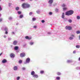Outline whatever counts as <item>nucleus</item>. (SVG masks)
I'll list each match as a JSON object with an SVG mask.
<instances>
[{
    "label": "nucleus",
    "mask_w": 80,
    "mask_h": 80,
    "mask_svg": "<svg viewBox=\"0 0 80 80\" xmlns=\"http://www.w3.org/2000/svg\"><path fill=\"white\" fill-rule=\"evenodd\" d=\"M71 36L69 38V39L70 40H73V37H75V35L73 34H72L71 35Z\"/></svg>",
    "instance_id": "nucleus-5"
},
{
    "label": "nucleus",
    "mask_w": 80,
    "mask_h": 80,
    "mask_svg": "<svg viewBox=\"0 0 80 80\" xmlns=\"http://www.w3.org/2000/svg\"><path fill=\"white\" fill-rule=\"evenodd\" d=\"M20 9V8H19V7H17L15 8V10H16V11H18Z\"/></svg>",
    "instance_id": "nucleus-21"
},
{
    "label": "nucleus",
    "mask_w": 80,
    "mask_h": 80,
    "mask_svg": "<svg viewBox=\"0 0 80 80\" xmlns=\"http://www.w3.org/2000/svg\"><path fill=\"white\" fill-rule=\"evenodd\" d=\"M57 74L58 75H61V73L59 72H58L57 73Z\"/></svg>",
    "instance_id": "nucleus-33"
},
{
    "label": "nucleus",
    "mask_w": 80,
    "mask_h": 80,
    "mask_svg": "<svg viewBox=\"0 0 80 80\" xmlns=\"http://www.w3.org/2000/svg\"><path fill=\"white\" fill-rule=\"evenodd\" d=\"M29 44L30 45H33V44H34V42L31 41L29 42Z\"/></svg>",
    "instance_id": "nucleus-13"
},
{
    "label": "nucleus",
    "mask_w": 80,
    "mask_h": 80,
    "mask_svg": "<svg viewBox=\"0 0 80 80\" xmlns=\"http://www.w3.org/2000/svg\"><path fill=\"white\" fill-rule=\"evenodd\" d=\"M1 14H0V17L1 16Z\"/></svg>",
    "instance_id": "nucleus-63"
},
{
    "label": "nucleus",
    "mask_w": 80,
    "mask_h": 80,
    "mask_svg": "<svg viewBox=\"0 0 80 80\" xmlns=\"http://www.w3.org/2000/svg\"><path fill=\"white\" fill-rule=\"evenodd\" d=\"M55 11L56 12H58V9L57 8H56Z\"/></svg>",
    "instance_id": "nucleus-34"
},
{
    "label": "nucleus",
    "mask_w": 80,
    "mask_h": 80,
    "mask_svg": "<svg viewBox=\"0 0 80 80\" xmlns=\"http://www.w3.org/2000/svg\"><path fill=\"white\" fill-rule=\"evenodd\" d=\"M26 62L27 63H30V59L29 58H28L26 59Z\"/></svg>",
    "instance_id": "nucleus-7"
},
{
    "label": "nucleus",
    "mask_w": 80,
    "mask_h": 80,
    "mask_svg": "<svg viewBox=\"0 0 80 80\" xmlns=\"http://www.w3.org/2000/svg\"><path fill=\"white\" fill-rule=\"evenodd\" d=\"M56 5H57V4L56 3H55L53 4V6L55 7V6H56Z\"/></svg>",
    "instance_id": "nucleus-52"
},
{
    "label": "nucleus",
    "mask_w": 80,
    "mask_h": 80,
    "mask_svg": "<svg viewBox=\"0 0 80 80\" xmlns=\"http://www.w3.org/2000/svg\"><path fill=\"white\" fill-rule=\"evenodd\" d=\"M20 78V77H18L16 78L17 80H19Z\"/></svg>",
    "instance_id": "nucleus-35"
},
{
    "label": "nucleus",
    "mask_w": 80,
    "mask_h": 80,
    "mask_svg": "<svg viewBox=\"0 0 80 80\" xmlns=\"http://www.w3.org/2000/svg\"><path fill=\"white\" fill-rule=\"evenodd\" d=\"M21 0V1H22V2H23V1H25V0Z\"/></svg>",
    "instance_id": "nucleus-58"
},
{
    "label": "nucleus",
    "mask_w": 80,
    "mask_h": 80,
    "mask_svg": "<svg viewBox=\"0 0 80 80\" xmlns=\"http://www.w3.org/2000/svg\"><path fill=\"white\" fill-rule=\"evenodd\" d=\"M11 40H12V38H8V40H9V41H10Z\"/></svg>",
    "instance_id": "nucleus-41"
},
{
    "label": "nucleus",
    "mask_w": 80,
    "mask_h": 80,
    "mask_svg": "<svg viewBox=\"0 0 80 80\" xmlns=\"http://www.w3.org/2000/svg\"><path fill=\"white\" fill-rule=\"evenodd\" d=\"M63 20H64V22H67V21L68 20L67 18H63Z\"/></svg>",
    "instance_id": "nucleus-25"
},
{
    "label": "nucleus",
    "mask_w": 80,
    "mask_h": 80,
    "mask_svg": "<svg viewBox=\"0 0 80 80\" xmlns=\"http://www.w3.org/2000/svg\"><path fill=\"white\" fill-rule=\"evenodd\" d=\"M35 72L34 71H32L31 72V75H32V76H33L34 75H35Z\"/></svg>",
    "instance_id": "nucleus-19"
},
{
    "label": "nucleus",
    "mask_w": 80,
    "mask_h": 80,
    "mask_svg": "<svg viewBox=\"0 0 80 80\" xmlns=\"http://www.w3.org/2000/svg\"><path fill=\"white\" fill-rule=\"evenodd\" d=\"M32 14H33V12H29V15L30 16L32 15Z\"/></svg>",
    "instance_id": "nucleus-36"
},
{
    "label": "nucleus",
    "mask_w": 80,
    "mask_h": 80,
    "mask_svg": "<svg viewBox=\"0 0 80 80\" xmlns=\"http://www.w3.org/2000/svg\"><path fill=\"white\" fill-rule=\"evenodd\" d=\"M73 53H74V54L76 53V51H75V50L74 51H73Z\"/></svg>",
    "instance_id": "nucleus-48"
},
{
    "label": "nucleus",
    "mask_w": 80,
    "mask_h": 80,
    "mask_svg": "<svg viewBox=\"0 0 80 80\" xmlns=\"http://www.w3.org/2000/svg\"><path fill=\"white\" fill-rule=\"evenodd\" d=\"M12 19H13V18L12 17H10L8 18V20H12Z\"/></svg>",
    "instance_id": "nucleus-22"
},
{
    "label": "nucleus",
    "mask_w": 80,
    "mask_h": 80,
    "mask_svg": "<svg viewBox=\"0 0 80 80\" xmlns=\"http://www.w3.org/2000/svg\"><path fill=\"white\" fill-rule=\"evenodd\" d=\"M4 30L5 31V34H8V27L5 26L4 27Z\"/></svg>",
    "instance_id": "nucleus-3"
},
{
    "label": "nucleus",
    "mask_w": 80,
    "mask_h": 80,
    "mask_svg": "<svg viewBox=\"0 0 80 80\" xmlns=\"http://www.w3.org/2000/svg\"><path fill=\"white\" fill-rule=\"evenodd\" d=\"M76 33L77 34H79V33H80V32L79 31H77Z\"/></svg>",
    "instance_id": "nucleus-38"
},
{
    "label": "nucleus",
    "mask_w": 80,
    "mask_h": 80,
    "mask_svg": "<svg viewBox=\"0 0 80 80\" xmlns=\"http://www.w3.org/2000/svg\"><path fill=\"white\" fill-rule=\"evenodd\" d=\"M21 70H23V71H25L26 70V68L24 67H22L21 68Z\"/></svg>",
    "instance_id": "nucleus-17"
},
{
    "label": "nucleus",
    "mask_w": 80,
    "mask_h": 80,
    "mask_svg": "<svg viewBox=\"0 0 80 80\" xmlns=\"http://www.w3.org/2000/svg\"><path fill=\"white\" fill-rule=\"evenodd\" d=\"M36 20V18H32V21H35Z\"/></svg>",
    "instance_id": "nucleus-27"
},
{
    "label": "nucleus",
    "mask_w": 80,
    "mask_h": 80,
    "mask_svg": "<svg viewBox=\"0 0 80 80\" xmlns=\"http://www.w3.org/2000/svg\"><path fill=\"white\" fill-rule=\"evenodd\" d=\"M17 43H18L17 41H14L13 42V44L14 45H16L17 44Z\"/></svg>",
    "instance_id": "nucleus-8"
},
{
    "label": "nucleus",
    "mask_w": 80,
    "mask_h": 80,
    "mask_svg": "<svg viewBox=\"0 0 80 80\" xmlns=\"http://www.w3.org/2000/svg\"><path fill=\"white\" fill-rule=\"evenodd\" d=\"M66 30H72V27L70 26H66L65 27Z\"/></svg>",
    "instance_id": "nucleus-4"
},
{
    "label": "nucleus",
    "mask_w": 80,
    "mask_h": 80,
    "mask_svg": "<svg viewBox=\"0 0 80 80\" xmlns=\"http://www.w3.org/2000/svg\"><path fill=\"white\" fill-rule=\"evenodd\" d=\"M73 14V11L70 10L66 12L65 15L67 16H70V15H72Z\"/></svg>",
    "instance_id": "nucleus-1"
},
{
    "label": "nucleus",
    "mask_w": 80,
    "mask_h": 80,
    "mask_svg": "<svg viewBox=\"0 0 80 80\" xmlns=\"http://www.w3.org/2000/svg\"><path fill=\"white\" fill-rule=\"evenodd\" d=\"M37 27V26L36 25H35L33 27V28H36Z\"/></svg>",
    "instance_id": "nucleus-44"
},
{
    "label": "nucleus",
    "mask_w": 80,
    "mask_h": 80,
    "mask_svg": "<svg viewBox=\"0 0 80 80\" xmlns=\"http://www.w3.org/2000/svg\"><path fill=\"white\" fill-rule=\"evenodd\" d=\"M7 61L5 59H3L2 61V63H7Z\"/></svg>",
    "instance_id": "nucleus-12"
},
{
    "label": "nucleus",
    "mask_w": 80,
    "mask_h": 80,
    "mask_svg": "<svg viewBox=\"0 0 80 80\" xmlns=\"http://www.w3.org/2000/svg\"><path fill=\"white\" fill-rule=\"evenodd\" d=\"M76 47L77 48H80V46L79 45H77L76 46Z\"/></svg>",
    "instance_id": "nucleus-30"
},
{
    "label": "nucleus",
    "mask_w": 80,
    "mask_h": 80,
    "mask_svg": "<svg viewBox=\"0 0 80 80\" xmlns=\"http://www.w3.org/2000/svg\"><path fill=\"white\" fill-rule=\"evenodd\" d=\"M11 47H12V45H11Z\"/></svg>",
    "instance_id": "nucleus-64"
},
{
    "label": "nucleus",
    "mask_w": 80,
    "mask_h": 80,
    "mask_svg": "<svg viewBox=\"0 0 80 80\" xmlns=\"http://www.w3.org/2000/svg\"><path fill=\"white\" fill-rule=\"evenodd\" d=\"M40 73H41V74H42L43 73H44V71H41L40 72Z\"/></svg>",
    "instance_id": "nucleus-31"
},
{
    "label": "nucleus",
    "mask_w": 80,
    "mask_h": 80,
    "mask_svg": "<svg viewBox=\"0 0 80 80\" xmlns=\"http://www.w3.org/2000/svg\"><path fill=\"white\" fill-rule=\"evenodd\" d=\"M68 22H69V23H72V20L71 19H69L68 20Z\"/></svg>",
    "instance_id": "nucleus-24"
},
{
    "label": "nucleus",
    "mask_w": 80,
    "mask_h": 80,
    "mask_svg": "<svg viewBox=\"0 0 80 80\" xmlns=\"http://www.w3.org/2000/svg\"><path fill=\"white\" fill-rule=\"evenodd\" d=\"M56 79L57 80H60V78L59 77H56Z\"/></svg>",
    "instance_id": "nucleus-29"
},
{
    "label": "nucleus",
    "mask_w": 80,
    "mask_h": 80,
    "mask_svg": "<svg viewBox=\"0 0 80 80\" xmlns=\"http://www.w3.org/2000/svg\"><path fill=\"white\" fill-rule=\"evenodd\" d=\"M66 5L65 4H63L62 5V7H65Z\"/></svg>",
    "instance_id": "nucleus-40"
},
{
    "label": "nucleus",
    "mask_w": 80,
    "mask_h": 80,
    "mask_svg": "<svg viewBox=\"0 0 80 80\" xmlns=\"http://www.w3.org/2000/svg\"><path fill=\"white\" fill-rule=\"evenodd\" d=\"M49 6H52V4H49Z\"/></svg>",
    "instance_id": "nucleus-59"
},
{
    "label": "nucleus",
    "mask_w": 80,
    "mask_h": 80,
    "mask_svg": "<svg viewBox=\"0 0 80 80\" xmlns=\"http://www.w3.org/2000/svg\"><path fill=\"white\" fill-rule=\"evenodd\" d=\"M53 2V0H49L48 2V3L49 4H52Z\"/></svg>",
    "instance_id": "nucleus-11"
},
{
    "label": "nucleus",
    "mask_w": 80,
    "mask_h": 80,
    "mask_svg": "<svg viewBox=\"0 0 80 80\" xmlns=\"http://www.w3.org/2000/svg\"><path fill=\"white\" fill-rule=\"evenodd\" d=\"M14 50H18V46H15L14 47Z\"/></svg>",
    "instance_id": "nucleus-20"
},
{
    "label": "nucleus",
    "mask_w": 80,
    "mask_h": 80,
    "mask_svg": "<svg viewBox=\"0 0 80 80\" xmlns=\"http://www.w3.org/2000/svg\"><path fill=\"white\" fill-rule=\"evenodd\" d=\"M2 20H3V19L2 18H0V22H2Z\"/></svg>",
    "instance_id": "nucleus-45"
},
{
    "label": "nucleus",
    "mask_w": 80,
    "mask_h": 80,
    "mask_svg": "<svg viewBox=\"0 0 80 80\" xmlns=\"http://www.w3.org/2000/svg\"><path fill=\"white\" fill-rule=\"evenodd\" d=\"M41 22L42 23H44L45 22V20H42L41 21Z\"/></svg>",
    "instance_id": "nucleus-46"
},
{
    "label": "nucleus",
    "mask_w": 80,
    "mask_h": 80,
    "mask_svg": "<svg viewBox=\"0 0 80 80\" xmlns=\"http://www.w3.org/2000/svg\"><path fill=\"white\" fill-rule=\"evenodd\" d=\"M12 34H13L14 35H15V32H12Z\"/></svg>",
    "instance_id": "nucleus-54"
},
{
    "label": "nucleus",
    "mask_w": 80,
    "mask_h": 80,
    "mask_svg": "<svg viewBox=\"0 0 80 80\" xmlns=\"http://www.w3.org/2000/svg\"><path fill=\"white\" fill-rule=\"evenodd\" d=\"M18 23H17L16 24L17 25H18Z\"/></svg>",
    "instance_id": "nucleus-61"
},
{
    "label": "nucleus",
    "mask_w": 80,
    "mask_h": 80,
    "mask_svg": "<svg viewBox=\"0 0 80 80\" xmlns=\"http://www.w3.org/2000/svg\"><path fill=\"white\" fill-rule=\"evenodd\" d=\"M80 67H77L76 68L77 70H80Z\"/></svg>",
    "instance_id": "nucleus-43"
},
{
    "label": "nucleus",
    "mask_w": 80,
    "mask_h": 80,
    "mask_svg": "<svg viewBox=\"0 0 80 80\" xmlns=\"http://www.w3.org/2000/svg\"><path fill=\"white\" fill-rule=\"evenodd\" d=\"M20 56L21 57H25V53L22 52L20 54Z\"/></svg>",
    "instance_id": "nucleus-6"
},
{
    "label": "nucleus",
    "mask_w": 80,
    "mask_h": 80,
    "mask_svg": "<svg viewBox=\"0 0 80 80\" xmlns=\"http://www.w3.org/2000/svg\"><path fill=\"white\" fill-rule=\"evenodd\" d=\"M2 52L0 54V56H1V55H2Z\"/></svg>",
    "instance_id": "nucleus-57"
},
{
    "label": "nucleus",
    "mask_w": 80,
    "mask_h": 80,
    "mask_svg": "<svg viewBox=\"0 0 80 80\" xmlns=\"http://www.w3.org/2000/svg\"><path fill=\"white\" fill-rule=\"evenodd\" d=\"M63 10H67V8H63Z\"/></svg>",
    "instance_id": "nucleus-47"
},
{
    "label": "nucleus",
    "mask_w": 80,
    "mask_h": 80,
    "mask_svg": "<svg viewBox=\"0 0 80 80\" xmlns=\"http://www.w3.org/2000/svg\"><path fill=\"white\" fill-rule=\"evenodd\" d=\"M2 8L0 6V11H2Z\"/></svg>",
    "instance_id": "nucleus-51"
},
{
    "label": "nucleus",
    "mask_w": 80,
    "mask_h": 80,
    "mask_svg": "<svg viewBox=\"0 0 80 80\" xmlns=\"http://www.w3.org/2000/svg\"><path fill=\"white\" fill-rule=\"evenodd\" d=\"M73 61L72 60H67V63H71Z\"/></svg>",
    "instance_id": "nucleus-16"
},
{
    "label": "nucleus",
    "mask_w": 80,
    "mask_h": 80,
    "mask_svg": "<svg viewBox=\"0 0 80 80\" xmlns=\"http://www.w3.org/2000/svg\"><path fill=\"white\" fill-rule=\"evenodd\" d=\"M32 0H30V1H31V2H32Z\"/></svg>",
    "instance_id": "nucleus-62"
},
{
    "label": "nucleus",
    "mask_w": 80,
    "mask_h": 80,
    "mask_svg": "<svg viewBox=\"0 0 80 80\" xmlns=\"http://www.w3.org/2000/svg\"><path fill=\"white\" fill-rule=\"evenodd\" d=\"M36 13H38V14H40V10L38 9L36 11Z\"/></svg>",
    "instance_id": "nucleus-15"
},
{
    "label": "nucleus",
    "mask_w": 80,
    "mask_h": 80,
    "mask_svg": "<svg viewBox=\"0 0 80 80\" xmlns=\"http://www.w3.org/2000/svg\"><path fill=\"white\" fill-rule=\"evenodd\" d=\"M78 60H79V61H80V57L78 58Z\"/></svg>",
    "instance_id": "nucleus-56"
},
{
    "label": "nucleus",
    "mask_w": 80,
    "mask_h": 80,
    "mask_svg": "<svg viewBox=\"0 0 80 80\" xmlns=\"http://www.w3.org/2000/svg\"><path fill=\"white\" fill-rule=\"evenodd\" d=\"M4 38H7V36L6 35H4L3 36Z\"/></svg>",
    "instance_id": "nucleus-53"
},
{
    "label": "nucleus",
    "mask_w": 80,
    "mask_h": 80,
    "mask_svg": "<svg viewBox=\"0 0 80 80\" xmlns=\"http://www.w3.org/2000/svg\"><path fill=\"white\" fill-rule=\"evenodd\" d=\"M28 36H26L25 37V38L26 39H28Z\"/></svg>",
    "instance_id": "nucleus-42"
},
{
    "label": "nucleus",
    "mask_w": 80,
    "mask_h": 80,
    "mask_svg": "<svg viewBox=\"0 0 80 80\" xmlns=\"http://www.w3.org/2000/svg\"><path fill=\"white\" fill-rule=\"evenodd\" d=\"M17 13L18 15H20V14H22V12L21 11H18Z\"/></svg>",
    "instance_id": "nucleus-26"
},
{
    "label": "nucleus",
    "mask_w": 80,
    "mask_h": 80,
    "mask_svg": "<svg viewBox=\"0 0 80 80\" xmlns=\"http://www.w3.org/2000/svg\"><path fill=\"white\" fill-rule=\"evenodd\" d=\"M23 15H20V16H19V18H23Z\"/></svg>",
    "instance_id": "nucleus-23"
},
{
    "label": "nucleus",
    "mask_w": 80,
    "mask_h": 80,
    "mask_svg": "<svg viewBox=\"0 0 80 80\" xmlns=\"http://www.w3.org/2000/svg\"><path fill=\"white\" fill-rule=\"evenodd\" d=\"M31 39H32V37H28V40H31Z\"/></svg>",
    "instance_id": "nucleus-49"
},
{
    "label": "nucleus",
    "mask_w": 80,
    "mask_h": 80,
    "mask_svg": "<svg viewBox=\"0 0 80 80\" xmlns=\"http://www.w3.org/2000/svg\"><path fill=\"white\" fill-rule=\"evenodd\" d=\"M23 8H29L30 7V4L27 3H24L22 5Z\"/></svg>",
    "instance_id": "nucleus-2"
},
{
    "label": "nucleus",
    "mask_w": 80,
    "mask_h": 80,
    "mask_svg": "<svg viewBox=\"0 0 80 80\" xmlns=\"http://www.w3.org/2000/svg\"><path fill=\"white\" fill-rule=\"evenodd\" d=\"M19 63H22V60H20L19 61Z\"/></svg>",
    "instance_id": "nucleus-37"
},
{
    "label": "nucleus",
    "mask_w": 80,
    "mask_h": 80,
    "mask_svg": "<svg viewBox=\"0 0 80 80\" xmlns=\"http://www.w3.org/2000/svg\"><path fill=\"white\" fill-rule=\"evenodd\" d=\"M48 35H51V33L50 32H48Z\"/></svg>",
    "instance_id": "nucleus-50"
},
{
    "label": "nucleus",
    "mask_w": 80,
    "mask_h": 80,
    "mask_svg": "<svg viewBox=\"0 0 80 80\" xmlns=\"http://www.w3.org/2000/svg\"><path fill=\"white\" fill-rule=\"evenodd\" d=\"M2 73V70L1 69H0V74Z\"/></svg>",
    "instance_id": "nucleus-55"
},
{
    "label": "nucleus",
    "mask_w": 80,
    "mask_h": 80,
    "mask_svg": "<svg viewBox=\"0 0 80 80\" xmlns=\"http://www.w3.org/2000/svg\"><path fill=\"white\" fill-rule=\"evenodd\" d=\"M8 5L9 7H10L11 6V5H12V3H8Z\"/></svg>",
    "instance_id": "nucleus-32"
},
{
    "label": "nucleus",
    "mask_w": 80,
    "mask_h": 80,
    "mask_svg": "<svg viewBox=\"0 0 80 80\" xmlns=\"http://www.w3.org/2000/svg\"><path fill=\"white\" fill-rule=\"evenodd\" d=\"M13 69L15 71L17 70H18V67H17V66H14L13 68Z\"/></svg>",
    "instance_id": "nucleus-10"
},
{
    "label": "nucleus",
    "mask_w": 80,
    "mask_h": 80,
    "mask_svg": "<svg viewBox=\"0 0 80 80\" xmlns=\"http://www.w3.org/2000/svg\"><path fill=\"white\" fill-rule=\"evenodd\" d=\"M77 18L78 20H79V19H80V17L79 16H77Z\"/></svg>",
    "instance_id": "nucleus-28"
},
{
    "label": "nucleus",
    "mask_w": 80,
    "mask_h": 80,
    "mask_svg": "<svg viewBox=\"0 0 80 80\" xmlns=\"http://www.w3.org/2000/svg\"><path fill=\"white\" fill-rule=\"evenodd\" d=\"M49 15H52V12H49Z\"/></svg>",
    "instance_id": "nucleus-39"
},
{
    "label": "nucleus",
    "mask_w": 80,
    "mask_h": 80,
    "mask_svg": "<svg viewBox=\"0 0 80 80\" xmlns=\"http://www.w3.org/2000/svg\"><path fill=\"white\" fill-rule=\"evenodd\" d=\"M65 18V14L64 13V12H63L62 14V18Z\"/></svg>",
    "instance_id": "nucleus-18"
},
{
    "label": "nucleus",
    "mask_w": 80,
    "mask_h": 80,
    "mask_svg": "<svg viewBox=\"0 0 80 80\" xmlns=\"http://www.w3.org/2000/svg\"><path fill=\"white\" fill-rule=\"evenodd\" d=\"M33 77L36 78H38V75L37 74H35L34 75L32 76Z\"/></svg>",
    "instance_id": "nucleus-9"
},
{
    "label": "nucleus",
    "mask_w": 80,
    "mask_h": 80,
    "mask_svg": "<svg viewBox=\"0 0 80 80\" xmlns=\"http://www.w3.org/2000/svg\"><path fill=\"white\" fill-rule=\"evenodd\" d=\"M79 40H80V35L79 36Z\"/></svg>",
    "instance_id": "nucleus-60"
},
{
    "label": "nucleus",
    "mask_w": 80,
    "mask_h": 80,
    "mask_svg": "<svg viewBox=\"0 0 80 80\" xmlns=\"http://www.w3.org/2000/svg\"><path fill=\"white\" fill-rule=\"evenodd\" d=\"M10 56L11 58H13L15 57V55L13 53H12L10 54Z\"/></svg>",
    "instance_id": "nucleus-14"
}]
</instances>
